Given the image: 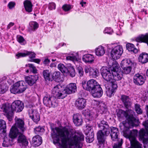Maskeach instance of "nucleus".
Returning <instances> with one entry per match:
<instances>
[{
	"label": "nucleus",
	"instance_id": "nucleus-1",
	"mask_svg": "<svg viewBox=\"0 0 148 148\" xmlns=\"http://www.w3.org/2000/svg\"><path fill=\"white\" fill-rule=\"evenodd\" d=\"M52 130L55 134V136L53 138L54 143L58 144L64 148H71L73 146L77 148H82L84 140V136L82 133H77L71 136L69 130L66 127L62 129L56 127L55 130L57 133L53 128Z\"/></svg>",
	"mask_w": 148,
	"mask_h": 148
},
{
	"label": "nucleus",
	"instance_id": "nucleus-2",
	"mask_svg": "<svg viewBox=\"0 0 148 148\" xmlns=\"http://www.w3.org/2000/svg\"><path fill=\"white\" fill-rule=\"evenodd\" d=\"M130 115L127 118V122L123 121L120 123L119 127L126 137L129 138L131 145L128 148H142V145L137 141L136 138L138 135V131L136 130L132 131L129 129L131 126H137L139 124V121L134 117L135 112L132 110H128Z\"/></svg>",
	"mask_w": 148,
	"mask_h": 148
},
{
	"label": "nucleus",
	"instance_id": "nucleus-3",
	"mask_svg": "<svg viewBox=\"0 0 148 148\" xmlns=\"http://www.w3.org/2000/svg\"><path fill=\"white\" fill-rule=\"evenodd\" d=\"M99 127L101 129L97 134V138L99 142L101 143L105 142L106 137L110 134L111 130L110 136L112 141L118 140L119 132L117 128L112 127L111 128L109 127L107 122L102 120L98 124Z\"/></svg>",
	"mask_w": 148,
	"mask_h": 148
},
{
	"label": "nucleus",
	"instance_id": "nucleus-4",
	"mask_svg": "<svg viewBox=\"0 0 148 148\" xmlns=\"http://www.w3.org/2000/svg\"><path fill=\"white\" fill-rule=\"evenodd\" d=\"M24 107L23 103L20 100L14 101L11 105L4 103L0 106V108L4 112V115L9 121H11L14 117V111L21 112Z\"/></svg>",
	"mask_w": 148,
	"mask_h": 148
},
{
	"label": "nucleus",
	"instance_id": "nucleus-5",
	"mask_svg": "<svg viewBox=\"0 0 148 148\" xmlns=\"http://www.w3.org/2000/svg\"><path fill=\"white\" fill-rule=\"evenodd\" d=\"M27 88L25 82L23 81H18L11 87L10 91L11 93L15 94L23 92Z\"/></svg>",
	"mask_w": 148,
	"mask_h": 148
},
{
	"label": "nucleus",
	"instance_id": "nucleus-6",
	"mask_svg": "<svg viewBox=\"0 0 148 148\" xmlns=\"http://www.w3.org/2000/svg\"><path fill=\"white\" fill-rule=\"evenodd\" d=\"M52 93L55 98L63 99L66 96V92L62 86L60 84L55 86L52 90Z\"/></svg>",
	"mask_w": 148,
	"mask_h": 148
},
{
	"label": "nucleus",
	"instance_id": "nucleus-7",
	"mask_svg": "<svg viewBox=\"0 0 148 148\" xmlns=\"http://www.w3.org/2000/svg\"><path fill=\"white\" fill-rule=\"evenodd\" d=\"M82 86L84 89L90 92L99 84L95 80L91 79L87 82L83 80L82 81Z\"/></svg>",
	"mask_w": 148,
	"mask_h": 148
},
{
	"label": "nucleus",
	"instance_id": "nucleus-8",
	"mask_svg": "<svg viewBox=\"0 0 148 148\" xmlns=\"http://www.w3.org/2000/svg\"><path fill=\"white\" fill-rule=\"evenodd\" d=\"M113 75V78L115 81L121 80L123 77L121 72V69L118 64H114L111 69Z\"/></svg>",
	"mask_w": 148,
	"mask_h": 148
},
{
	"label": "nucleus",
	"instance_id": "nucleus-9",
	"mask_svg": "<svg viewBox=\"0 0 148 148\" xmlns=\"http://www.w3.org/2000/svg\"><path fill=\"white\" fill-rule=\"evenodd\" d=\"M143 125L146 129H141L139 132L140 138L143 140V143H148V120H146L143 123Z\"/></svg>",
	"mask_w": 148,
	"mask_h": 148
},
{
	"label": "nucleus",
	"instance_id": "nucleus-10",
	"mask_svg": "<svg viewBox=\"0 0 148 148\" xmlns=\"http://www.w3.org/2000/svg\"><path fill=\"white\" fill-rule=\"evenodd\" d=\"M82 114L86 117V126H94L95 123L94 121V114L88 110L82 111Z\"/></svg>",
	"mask_w": 148,
	"mask_h": 148
},
{
	"label": "nucleus",
	"instance_id": "nucleus-11",
	"mask_svg": "<svg viewBox=\"0 0 148 148\" xmlns=\"http://www.w3.org/2000/svg\"><path fill=\"white\" fill-rule=\"evenodd\" d=\"M43 102L46 106L50 108L55 107L57 106L58 104L56 101V99L53 97L46 95L43 98Z\"/></svg>",
	"mask_w": 148,
	"mask_h": 148
},
{
	"label": "nucleus",
	"instance_id": "nucleus-12",
	"mask_svg": "<svg viewBox=\"0 0 148 148\" xmlns=\"http://www.w3.org/2000/svg\"><path fill=\"white\" fill-rule=\"evenodd\" d=\"M123 52V50L121 46L118 45L113 49L110 52V56L114 60L119 59Z\"/></svg>",
	"mask_w": 148,
	"mask_h": 148
},
{
	"label": "nucleus",
	"instance_id": "nucleus-13",
	"mask_svg": "<svg viewBox=\"0 0 148 148\" xmlns=\"http://www.w3.org/2000/svg\"><path fill=\"white\" fill-rule=\"evenodd\" d=\"M93 126H86V129L85 130V133L87 136L86 139L87 142L91 143L94 140V133L93 129Z\"/></svg>",
	"mask_w": 148,
	"mask_h": 148
},
{
	"label": "nucleus",
	"instance_id": "nucleus-14",
	"mask_svg": "<svg viewBox=\"0 0 148 148\" xmlns=\"http://www.w3.org/2000/svg\"><path fill=\"white\" fill-rule=\"evenodd\" d=\"M27 55H28L29 58L31 59L30 60L31 62H34L38 64H39L40 61V60L39 59H32V58H35L36 57V54L34 52L28 51L26 53H19L16 54V56L17 57V58H19L21 57H25Z\"/></svg>",
	"mask_w": 148,
	"mask_h": 148
},
{
	"label": "nucleus",
	"instance_id": "nucleus-15",
	"mask_svg": "<svg viewBox=\"0 0 148 148\" xmlns=\"http://www.w3.org/2000/svg\"><path fill=\"white\" fill-rule=\"evenodd\" d=\"M100 71L102 77L105 80L108 82L112 79L113 75L111 71L108 70L103 67L101 69Z\"/></svg>",
	"mask_w": 148,
	"mask_h": 148
},
{
	"label": "nucleus",
	"instance_id": "nucleus-16",
	"mask_svg": "<svg viewBox=\"0 0 148 148\" xmlns=\"http://www.w3.org/2000/svg\"><path fill=\"white\" fill-rule=\"evenodd\" d=\"M21 132L17 138V143L19 145L24 147H26L28 144V142L26 137Z\"/></svg>",
	"mask_w": 148,
	"mask_h": 148
},
{
	"label": "nucleus",
	"instance_id": "nucleus-17",
	"mask_svg": "<svg viewBox=\"0 0 148 148\" xmlns=\"http://www.w3.org/2000/svg\"><path fill=\"white\" fill-rule=\"evenodd\" d=\"M29 114L30 118L36 123L40 120V114L36 110L30 109L29 110Z\"/></svg>",
	"mask_w": 148,
	"mask_h": 148
},
{
	"label": "nucleus",
	"instance_id": "nucleus-18",
	"mask_svg": "<svg viewBox=\"0 0 148 148\" xmlns=\"http://www.w3.org/2000/svg\"><path fill=\"white\" fill-rule=\"evenodd\" d=\"M84 71L85 73H89V75L92 77H96L99 75V71L98 69H93L90 66H86Z\"/></svg>",
	"mask_w": 148,
	"mask_h": 148
},
{
	"label": "nucleus",
	"instance_id": "nucleus-19",
	"mask_svg": "<svg viewBox=\"0 0 148 148\" xmlns=\"http://www.w3.org/2000/svg\"><path fill=\"white\" fill-rule=\"evenodd\" d=\"M121 99L125 108L127 109L126 111L129 113L128 110H131L129 109L131 107L132 104L131 99L128 96L125 95H122Z\"/></svg>",
	"mask_w": 148,
	"mask_h": 148
},
{
	"label": "nucleus",
	"instance_id": "nucleus-20",
	"mask_svg": "<svg viewBox=\"0 0 148 148\" xmlns=\"http://www.w3.org/2000/svg\"><path fill=\"white\" fill-rule=\"evenodd\" d=\"M15 127L18 129V128L19 131L22 132H23L26 130L25 126V123L23 119L20 118H18L16 117L15 118Z\"/></svg>",
	"mask_w": 148,
	"mask_h": 148
},
{
	"label": "nucleus",
	"instance_id": "nucleus-21",
	"mask_svg": "<svg viewBox=\"0 0 148 148\" xmlns=\"http://www.w3.org/2000/svg\"><path fill=\"white\" fill-rule=\"evenodd\" d=\"M21 132L15 126H12L10 130L9 135V137L12 139V141H14V139L17 138Z\"/></svg>",
	"mask_w": 148,
	"mask_h": 148
},
{
	"label": "nucleus",
	"instance_id": "nucleus-22",
	"mask_svg": "<svg viewBox=\"0 0 148 148\" xmlns=\"http://www.w3.org/2000/svg\"><path fill=\"white\" fill-rule=\"evenodd\" d=\"M145 79L143 76L138 73L135 74L133 77V82L138 86H141L143 84Z\"/></svg>",
	"mask_w": 148,
	"mask_h": 148
},
{
	"label": "nucleus",
	"instance_id": "nucleus-23",
	"mask_svg": "<svg viewBox=\"0 0 148 148\" xmlns=\"http://www.w3.org/2000/svg\"><path fill=\"white\" fill-rule=\"evenodd\" d=\"M94 90L90 92L93 97L96 98H99L102 96L103 91L100 85Z\"/></svg>",
	"mask_w": 148,
	"mask_h": 148
},
{
	"label": "nucleus",
	"instance_id": "nucleus-24",
	"mask_svg": "<svg viewBox=\"0 0 148 148\" xmlns=\"http://www.w3.org/2000/svg\"><path fill=\"white\" fill-rule=\"evenodd\" d=\"M73 117V121L75 126H78L82 125L83 120L81 114L77 113L74 114Z\"/></svg>",
	"mask_w": 148,
	"mask_h": 148
},
{
	"label": "nucleus",
	"instance_id": "nucleus-25",
	"mask_svg": "<svg viewBox=\"0 0 148 148\" xmlns=\"http://www.w3.org/2000/svg\"><path fill=\"white\" fill-rule=\"evenodd\" d=\"M64 90L66 95L75 92L77 91L76 84L73 83H70L66 86Z\"/></svg>",
	"mask_w": 148,
	"mask_h": 148
},
{
	"label": "nucleus",
	"instance_id": "nucleus-26",
	"mask_svg": "<svg viewBox=\"0 0 148 148\" xmlns=\"http://www.w3.org/2000/svg\"><path fill=\"white\" fill-rule=\"evenodd\" d=\"M86 101L83 98H79L75 101V106L77 109L82 110L86 105Z\"/></svg>",
	"mask_w": 148,
	"mask_h": 148
},
{
	"label": "nucleus",
	"instance_id": "nucleus-27",
	"mask_svg": "<svg viewBox=\"0 0 148 148\" xmlns=\"http://www.w3.org/2000/svg\"><path fill=\"white\" fill-rule=\"evenodd\" d=\"M38 75H31L25 77L26 82L30 86L33 85L38 79Z\"/></svg>",
	"mask_w": 148,
	"mask_h": 148
},
{
	"label": "nucleus",
	"instance_id": "nucleus-28",
	"mask_svg": "<svg viewBox=\"0 0 148 148\" xmlns=\"http://www.w3.org/2000/svg\"><path fill=\"white\" fill-rule=\"evenodd\" d=\"M32 143L35 147L39 146L41 145L42 143L41 137L39 135L35 136L32 138Z\"/></svg>",
	"mask_w": 148,
	"mask_h": 148
},
{
	"label": "nucleus",
	"instance_id": "nucleus-29",
	"mask_svg": "<svg viewBox=\"0 0 148 148\" xmlns=\"http://www.w3.org/2000/svg\"><path fill=\"white\" fill-rule=\"evenodd\" d=\"M135 40L137 42H145L148 45V34L139 36L136 38Z\"/></svg>",
	"mask_w": 148,
	"mask_h": 148
},
{
	"label": "nucleus",
	"instance_id": "nucleus-30",
	"mask_svg": "<svg viewBox=\"0 0 148 148\" xmlns=\"http://www.w3.org/2000/svg\"><path fill=\"white\" fill-rule=\"evenodd\" d=\"M139 62L144 64L148 62V54L145 52L141 53L138 57Z\"/></svg>",
	"mask_w": 148,
	"mask_h": 148
},
{
	"label": "nucleus",
	"instance_id": "nucleus-31",
	"mask_svg": "<svg viewBox=\"0 0 148 148\" xmlns=\"http://www.w3.org/2000/svg\"><path fill=\"white\" fill-rule=\"evenodd\" d=\"M82 60L85 62L91 63L93 62L94 58L93 55L87 54L84 55L82 58Z\"/></svg>",
	"mask_w": 148,
	"mask_h": 148
},
{
	"label": "nucleus",
	"instance_id": "nucleus-32",
	"mask_svg": "<svg viewBox=\"0 0 148 148\" xmlns=\"http://www.w3.org/2000/svg\"><path fill=\"white\" fill-rule=\"evenodd\" d=\"M117 116L119 119H123L125 117L126 119L130 115V114L127 112L121 109H120L116 114Z\"/></svg>",
	"mask_w": 148,
	"mask_h": 148
},
{
	"label": "nucleus",
	"instance_id": "nucleus-33",
	"mask_svg": "<svg viewBox=\"0 0 148 148\" xmlns=\"http://www.w3.org/2000/svg\"><path fill=\"white\" fill-rule=\"evenodd\" d=\"M43 77L46 81H52L51 71L48 70H45L42 72Z\"/></svg>",
	"mask_w": 148,
	"mask_h": 148
},
{
	"label": "nucleus",
	"instance_id": "nucleus-34",
	"mask_svg": "<svg viewBox=\"0 0 148 148\" xmlns=\"http://www.w3.org/2000/svg\"><path fill=\"white\" fill-rule=\"evenodd\" d=\"M23 4L25 9L27 12H30L32 11L33 5L30 1L28 0H25L23 2Z\"/></svg>",
	"mask_w": 148,
	"mask_h": 148
},
{
	"label": "nucleus",
	"instance_id": "nucleus-35",
	"mask_svg": "<svg viewBox=\"0 0 148 148\" xmlns=\"http://www.w3.org/2000/svg\"><path fill=\"white\" fill-rule=\"evenodd\" d=\"M96 55L98 56H103L105 53V51L103 47L99 46L95 50Z\"/></svg>",
	"mask_w": 148,
	"mask_h": 148
},
{
	"label": "nucleus",
	"instance_id": "nucleus-36",
	"mask_svg": "<svg viewBox=\"0 0 148 148\" xmlns=\"http://www.w3.org/2000/svg\"><path fill=\"white\" fill-rule=\"evenodd\" d=\"M29 27L28 30L29 32L32 31H34L38 27V24L35 21H32L29 24Z\"/></svg>",
	"mask_w": 148,
	"mask_h": 148
},
{
	"label": "nucleus",
	"instance_id": "nucleus-37",
	"mask_svg": "<svg viewBox=\"0 0 148 148\" xmlns=\"http://www.w3.org/2000/svg\"><path fill=\"white\" fill-rule=\"evenodd\" d=\"M14 141H12V139H10L9 138L5 137L4 138V140L2 143L3 147H9L12 145V142Z\"/></svg>",
	"mask_w": 148,
	"mask_h": 148
},
{
	"label": "nucleus",
	"instance_id": "nucleus-38",
	"mask_svg": "<svg viewBox=\"0 0 148 148\" xmlns=\"http://www.w3.org/2000/svg\"><path fill=\"white\" fill-rule=\"evenodd\" d=\"M52 80L54 79L56 81L59 82L61 79L60 73L58 71L54 73L51 75Z\"/></svg>",
	"mask_w": 148,
	"mask_h": 148
},
{
	"label": "nucleus",
	"instance_id": "nucleus-39",
	"mask_svg": "<svg viewBox=\"0 0 148 148\" xmlns=\"http://www.w3.org/2000/svg\"><path fill=\"white\" fill-rule=\"evenodd\" d=\"M132 62L129 59H125L122 60L121 63V66L122 68L130 66V64Z\"/></svg>",
	"mask_w": 148,
	"mask_h": 148
},
{
	"label": "nucleus",
	"instance_id": "nucleus-40",
	"mask_svg": "<svg viewBox=\"0 0 148 148\" xmlns=\"http://www.w3.org/2000/svg\"><path fill=\"white\" fill-rule=\"evenodd\" d=\"M58 69L64 74H67L69 72L68 69L63 64H59L58 65Z\"/></svg>",
	"mask_w": 148,
	"mask_h": 148
},
{
	"label": "nucleus",
	"instance_id": "nucleus-41",
	"mask_svg": "<svg viewBox=\"0 0 148 148\" xmlns=\"http://www.w3.org/2000/svg\"><path fill=\"white\" fill-rule=\"evenodd\" d=\"M6 127V125L5 121L3 120H0V131H1L4 133H5Z\"/></svg>",
	"mask_w": 148,
	"mask_h": 148
},
{
	"label": "nucleus",
	"instance_id": "nucleus-42",
	"mask_svg": "<svg viewBox=\"0 0 148 148\" xmlns=\"http://www.w3.org/2000/svg\"><path fill=\"white\" fill-rule=\"evenodd\" d=\"M34 132L37 134L41 135L45 131L44 128L40 126H38L34 128Z\"/></svg>",
	"mask_w": 148,
	"mask_h": 148
},
{
	"label": "nucleus",
	"instance_id": "nucleus-43",
	"mask_svg": "<svg viewBox=\"0 0 148 148\" xmlns=\"http://www.w3.org/2000/svg\"><path fill=\"white\" fill-rule=\"evenodd\" d=\"M8 87L5 84H0V94H3L6 92Z\"/></svg>",
	"mask_w": 148,
	"mask_h": 148
},
{
	"label": "nucleus",
	"instance_id": "nucleus-44",
	"mask_svg": "<svg viewBox=\"0 0 148 148\" xmlns=\"http://www.w3.org/2000/svg\"><path fill=\"white\" fill-rule=\"evenodd\" d=\"M69 72L68 73L69 74L70 76L71 77H73L75 76L76 74L74 68L73 66H70L68 69Z\"/></svg>",
	"mask_w": 148,
	"mask_h": 148
},
{
	"label": "nucleus",
	"instance_id": "nucleus-45",
	"mask_svg": "<svg viewBox=\"0 0 148 148\" xmlns=\"http://www.w3.org/2000/svg\"><path fill=\"white\" fill-rule=\"evenodd\" d=\"M26 66H28L29 67L30 71L34 73H36L37 72V70L36 67L32 64H29L25 65Z\"/></svg>",
	"mask_w": 148,
	"mask_h": 148
},
{
	"label": "nucleus",
	"instance_id": "nucleus-46",
	"mask_svg": "<svg viewBox=\"0 0 148 148\" xmlns=\"http://www.w3.org/2000/svg\"><path fill=\"white\" fill-rule=\"evenodd\" d=\"M77 71L78 75L80 77H82L84 75V72L82 67L80 66H77Z\"/></svg>",
	"mask_w": 148,
	"mask_h": 148
},
{
	"label": "nucleus",
	"instance_id": "nucleus-47",
	"mask_svg": "<svg viewBox=\"0 0 148 148\" xmlns=\"http://www.w3.org/2000/svg\"><path fill=\"white\" fill-rule=\"evenodd\" d=\"M135 111L138 114H142L143 112L142 110L140 108V106L139 104L136 103L134 105Z\"/></svg>",
	"mask_w": 148,
	"mask_h": 148
},
{
	"label": "nucleus",
	"instance_id": "nucleus-48",
	"mask_svg": "<svg viewBox=\"0 0 148 148\" xmlns=\"http://www.w3.org/2000/svg\"><path fill=\"white\" fill-rule=\"evenodd\" d=\"M62 9L65 12L69 11L71 9V5L69 4H65L63 5Z\"/></svg>",
	"mask_w": 148,
	"mask_h": 148
},
{
	"label": "nucleus",
	"instance_id": "nucleus-49",
	"mask_svg": "<svg viewBox=\"0 0 148 148\" xmlns=\"http://www.w3.org/2000/svg\"><path fill=\"white\" fill-rule=\"evenodd\" d=\"M17 40L21 45H24L25 44V40L22 36H18L17 38Z\"/></svg>",
	"mask_w": 148,
	"mask_h": 148
},
{
	"label": "nucleus",
	"instance_id": "nucleus-50",
	"mask_svg": "<svg viewBox=\"0 0 148 148\" xmlns=\"http://www.w3.org/2000/svg\"><path fill=\"white\" fill-rule=\"evenodd\" d=\"M123 69V72L126 74L130 73L131 70L132 68L130 66L125 67V68H122Z\"/></svg>",
	"mask_w": 148,
	"mask_h": 148
},
{
	"label": "nucleus",
	"instance_id": "nucleus-51",
	"mask_svg": "<svg viewBox=\"0 0 148 148\" xmlns=\"http://www.w3.org/2000/svg\"><path fill=\"white\" fill-rule=\"evenodd\" d=\"M126 47L127 49L129 51H132L133 49H134V45L131 43H128L126 45Z\"/></svg>",
	"mask_w": 148,
	"mask_h": 148
},
{
	"label": "nucleus",
	"instance_id": "nucleus-52",
	"mask_svg": "<svg viewBox=\"0 0 148 148\" xmlns=\"http://www.w3.org/2000/svg\"><path fill=\"white\" fill-rule=\"evenodd\" d=\"M113 32V30L110 27H107L106 28L104 31V33L105 34H112Z\"/></svg>",
	"mask_w": 148,
	"mask_h": 148
},
{
	"label": "nucleus",
	"instance_id": "nucleus-53",
	"mask_svg": "<svg viewBox=\"0 0 148 148\" xmlns=\"http://www.w3.org/2000/svg\"><path fill=\"white\" fill-rule=\"evenodd\" d=\"M56 7V5L54 3L51 2L49 3L48 8L50 10H52L53 9H55Z\"/></svg>",
	"mask_w": 148,
	"mask_h": 148
},
{
	"label": "nucleus",
	"instance_id": "nucleus-54",
	"mask_svg": "<svg viewBox=\"0 0 148 148\" xmlns=\"http://www.w3.org/2000/svg\"><path fill=\"white\" fill-rule=\"evenodd\" d=\"M123 140L121 139V142H119L117 144H115L113 146V148H121Z\"/></svg>",
	"mask_w": 148,
	"mask_h": 148
},
{
	"label": "nucleus",
	"instance_id": "nucleus-55",
	"mask_svg": "<svg viewBox=\"0 0 148 148\" xmlns=\"http://www.w3.org/2000/svg\"><path fill=\"white\" fill-rule=\"evenodd\" d=\"M66 59L68 60H71L73 61H77V58L75 56H68L66 57Z\"/></svg>",
	"mask_w": 148,
	"mask_h": 148
},
{
	"label": "nucleus",
	"instance_id": "nucleus-56",
	"mask_svg": "<svg viewBox=\"0 0 148 148\" xmlns=\"http://www.w3.org/2000/svg\"><path fill=\"white\" fill-rule=\"evenodd\" d=\"M15 5V2H10L8 4V6L10 9H11L14 7Z\"/></svg>",
	"mask_w": 148,
	"mask_h": 148
},
{
	"label": "nucleus",
	"instance_id": "nucleus-57",
	"mask_svg": "<svg viewBox=\"0 0 148 148\" xmlns=\"http://www.w3.org/2000/svg\"><path fill=\"white\" fill-rule=\"evenodd\" d=\"M103 104L102 103H100L97 106L98 109H100L103 112L105 108L103 106Z\"/></svg>",
	"mask_w": 148,
	"mask_h": 148
},
{
	"label": "nucleus",
	"instance_id": "nucleus-58",
	"mask_svg": "<svg viewBox=\"0 0 148 148\" xmlns=\"http://www.w3.org/2000/svg\"><path fill=\"white\" fill-rule=\"evenodd\" d=\"M112 87L113 89L115 90L117 89V85L116 83V82H114L112 83Z\"/></svg>",
	"mask_w": 148,
	"mask_h": 148
},
{
	"label": "nucleus",
	"instance_id": "nucleus-59",
	"mask_svg": "<svg viewBox=\"0 0 148 148\" xmlns=\"http://www.w3.org/2000/svg\"><path fill=\"white\" fill-rule=\"evenodd\" d=\"M14 24L13 22H10L9 24L8 25L7 29H9L12 26H13L14 25Z\"/></svg>",
	"mask_w": 148,
	"mask_h": 148
},
{
	"label": "nucleus",
	"instance_id": "nucleus-60",
	"mask_svg": "<svg viewBox=\"0 0 148 148\" xmlns=\"http://www.w3.org/2000/svg\"><path fill=\"white\" fill-rule=\"evenodd\" d=\"M50 62V61L48 59H45L43 62V63L45 64H48Z\"/></svg>",
	"mask_w": 148,
	"mask_h": 148
},
{
	"label": "nucleus",
	"instance_id": "nucleus-61",
	"mask_svg": "<svg viewBox=\"0 0 148 148\" xmlns=\"http://www.w3.org/2000/svg\"><path fill=\"white\" fill-rule=\"evenodd\" d=\"M86 3V2H84L83 1V0L81 1L80 2V4L81 5V6L82 7H84L85 6H84V4H85Z\"/></svg>",
	"mask_w": 148,
	"mask_h": 148
},
{
	"label": "nucleus",
	"instance_id": "nucleus-62",
	"mask_svg": "<svg viewBox=\"0 0 148 148\" xmlns=\"http://www.w3.org/2000/svg\"><path fill=\"white\" fill-rule=\"evenodd\" d=\"M145 109L146 110L147 115L148 117V105H147L145 108Z\"/></svg>",
	"mask_w": 148,
	"mask_h": 148
},
{
	"label": "nucleus",
	"instance_id": "nucleus-63",
	"mask_svg": "<svg viewBox=\"0 0 148 148\" xmlns=\"http://www.w3.org/2000/svg\"><path fill=\"white\" fill-rule=\"evenodd\" d=\"M132 51L134 53H136L138 52V50L137 49L135 48L134 47V49H133V51Z\"/></svg>",
	"mask_w": 148,
	"mask_h": 148
},
{
	"label": "nucleus",
	"instance_id": "nucleus-64",
	"mask_svg": "<svg viewBox=\"0 0 148 148\" xmlns=\"http://www.w3.org/2000/svg\"><path fill=\"white\" fill-rule=\"evenodd\" d=\"M146 11V10H145V9H143L141 11L142 12H145V11Z\"/></svg>",
	"mask_w": 148,
	"mask_h": 148
}]
</instances>
